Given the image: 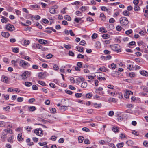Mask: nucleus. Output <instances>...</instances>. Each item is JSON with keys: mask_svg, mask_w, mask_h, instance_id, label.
I'll return each mask as SVG.
<instances>
[{"mask_svg": "<svg viewBox=\"0 0 148 148\" xmlns=\"http://www.w3.org/2000/svg\"><path fill=\"white\" fill-rule=\"evenodd\" d=\"M12 133V130L10 128H7L4 130L1 133V138L5 140V139L7 138V135L8 134H11Z\"/></svg>", "mask_w": 148, "mask_h": 148, "instance_id": "1", "label": "nucleus"}, {"mask_svg": "<svg viewBox=\"0 0 148 148\" xmlns=\"http://www.w3.org/2000/svg\"><path fill=\"white\" fill-rule=\"evenodd\" d=\"M120 24L122 26H125L129 23V21L126 17H122L120 19Z\"/></svg>", "mask_w": 148, "mask_h": 148, "instance_id": "2", "label": "nucleus"}, {"mask_svg": "<svg viewBox=\"0 0 148 148\" xmlns=\"http://www.w3.org/2000/svg\"><path fill=\"white\" fill-rule=\"evenodd\" d=\"M110 47L112 50L117 53L121 52L120 46L118 45L114 44L113 45H110Z\"/></svg>", "mask_w": 148, "mask_h": 148, "instance_id": "3", "label": "nucleus"}, {"mask_svg": "<svg viewBox=\"0 0 148 148\" xmlns=\"http://www.w3.org/2000/svg\"><path fill=\"white\" fill-rule=\"evenodd\" d=\"M34 133L37 135L41 136L43 135L42 131L40 128H37L34 130Z\"/></svg>", "mask_w": 148, "mask_h": 148, "instance_id": "4", "label": "nucleus"}, {"mask_svg": "<svg viewBox=\"0 0 148 148\" xmlns=\"http://www.w3.org/2000/svg\"><path fill=\"white\" fill-rule=\"evenodd\" d=\"M6 29L8 31L11 32L15 30V28L14 26L10 24H8L6 25Z\"/></svg>", "mask_w": 148, "mask_h": 148, "instance_id": "5", "label": "nucleus"}, {"mask_svg": "<svg viewBox=\"0 0 148 148\" xmlns=\"http://www.w3.org/2000/svg\"><path fill=\"white\" fill-rule=\"evenodd\" d=\"M30 74V73L28 71H24L21 75V76L22 77V79L24 80L25 79H26Z\"/></svg>", "mask_w": 148, "mask_h": 148, "instance_id": "6", "label": "nucleus"}, {"mask_svg": "<svg viewBox=\"0 0 148 148\" xmlns=\"http://www.w3.org/2000/svg\"><path fill=\"white\" fill-rule=\"evenodd\" d=\"M20 66L24 68H25L27 66H28V63L26 62L25 61L22 60L20 61Z\"/></svg>", "mask_w": 148, "mask_h": 148, "instance_id": "7", "label": "nucleus"}, {"mask_svg": "<svg viewBox=\"0 0 148 148\" xmlns=\"http://www.w3.org/2000/svg\"><path fill=\"white\" fill-rule=\"evenodd\" d=\"M41 47V45L39 44L34 43L32 46V48L33 49H40Z\"/></svg>", "mask_w": 148, "mask_h": 148, "instance_id": "8", "label": "nucleus"}, {"mask_svg": "<svg viewBox=\"0 0 148 148\" xmlns=\"http://www.w3.org/2000/svg\"><path fill=\"white\" fill-rule=\"evenodd\" d=\"M132 94L133 92H132L129 90H126L124 93V97L126 98H129L130 95Z\"/></svg>", "mask_w": 148, "mask_h": 148, "instance_id": "9", "label": "nucleus"}, {"mask_svg": "<svg viewBox=\"0 0 148 148\" xmlns=\"http://www.w3.org/2000/svg\"><path fill=\"white\" fill-rule=\"evenodd\" d=\"M1 34L3 37L5 38H8L10 36V34L8 32H2Z\"/></svg>", "mask_w": 148, "mask_h": 148, "instance_id": "10", "label": "nucleus"}, {"mask_svg": "<svg viewBox=\"0 0 148 148\" xmlns=\"http://www.w3.org/2000/svg\"><path fill=\"white\" fill-rule=\"evenodd\" d=\"M38 42L42 44H46L47 43V42L46 40L43 39H40L38 40Z\"/></svg>", "mask_w": 148, "mask_h": 148, "instance_id": "11", "label": "nucleus"}, {"mask_svg": "<svg viewBox=\"0 0 148 148\" xmlns=\"http://www.w3.org/2000/svg\"><path fill=\"white\" fill-rule=\"evenodd\" d=\"M140 73L142 75L145 76H148V73L145 71H142L140 72Z\"/></svg>", "mask_w": 148, "mask_h": 148, "instance_id": "12", "label": "nucleus"}, {"mask_svg": "<svg viewBox=\"0 0 148 148\" xmlns=\"http://www.w3.org/2000/svg\"><path fill=\"white\" fill-rule=\"evenodd\" d=\"M100 71L103 72H106L108 71V69L104 66H102L99 68Z\"/></svg>", "mask_w": 148, "mask_h": 148, "instance_id": "13", "label": "nucleus"}, {"mask_svg": "<svg viewBox=\"0 0 148 148\" xmlns=\"http://www.w3.org/2000/svg\"><path fill=\"white\" fill-rule=\"evenodd\" d=\"M76 48L77 50L78 51L81 53H82L83 52V49L84 48L82 47H78L77 46L76 47Z\"/></svg>", "mask_w": 148, "mask_h": 148, "instance_id": "14", "label": "nucleus"}, {"mask_svg": "<svg viewBox=\"0 0 148 148\" xmlns=\"http://www.w3.org/2000/svg\"><path fill=\"white\" fill-rule=\"evenodd\" d=\"M108 93L109 95H111V96L113 97H114L115 95H116L117 94V93L116 92H111L110 91V90L108 91Z\"/></svg>", "mask_w": 148, "mask_h": 148, "instance_id": "15", "label": "nucleus"}, {"mask_svg": "<svg viewBox=\"0 0 148 148\" xmlns=\"http://www.w3.org/2000/svg\"><path fill=\"white\" fill-rule=\"evenodd\" d=\"M1 81L5 83H7L8 82V78L6 76H3Z\"/></svg>", "mask_w": 148, "mask_h": 148, "instance_id": "16", "label": "nucleus"}, {"mask_svg": "<svg viewBox=\"0 0 148 148\" xmlns=\"http://www.w3.org/2000/svg\"><path fill=\"white\" fill-rule=\"evenodd\" d=\"M1 18L2 19H1V21L2 23H6L8 22V20L6 18L2 16H1Z\"/></svg>", "mask_w": 148, "mask_h": 148, "instance_id": "17", "label": "nucleus"}, {"mask_svg": "<svg viewBox=\"0 0 148 148\" xmlns=\"http://www.w3.org/2000/svg\"><path fill=\"white\" fill-rule=\"evenodd\" d=\"M87 86V83L86 82H82L81 85V87L83 88H85Z\"/></svg>", "mask_w": 148, "mask_h": 148, "instance_id": "18", "label": "nucleus"}, {"mask_svg": "<svg viewBox=\"0 0 148 148\" xmlns=\"http://www.w3.org/2000/svg\"><path fill=\"white\" fill-rule=\"evenodd\" d=\"M14 138V136H11L10 137H9L8 138V141L10 142L11 143H13V139Z\"/></svg>", "mask_w": 148, "mask_h": 148, "instance_id": "19", "label": "nucleus"}, {"mask_svg": "<svg viewBox=\"0 0 148 148\" xmlns=\"http://www.w3.org/2000/svg\"><path fill=\"white\" fill-rule=\"evenodd\" d=\"M110 65H108V67L109 68H110ZM110 66L111 68L112 69H114L116 67L117 65H116L114 64V63H113L111 64Z\"/></svg>", "mask_w": 148, "mask_h": 148, "instance_id": "20", "label": "nucleus"}, {"mask_svg": "<svg viewBox=\"0 0 148 148\" xmlns=\"http://www.w3.org/2000/svg\"><path fill=\"white\" fill-rule=\"evenodd\" d=\"M93 105L95 108H100L101 107V103L97 104L96 103H93Z\"/></svg>", "mask_w": 148, "mask_h": 148, "instance_id": "21", "label": "nucleus"}, {"mask_svg": "<svg viewBox=\"0 0 148 148\" xmlns=\"http://www.w3.org/2000/svg\"><path fill=\"white\" fill-rule=\"evenodd\" d=\"M49 11L52 14H54L56 13V10L55 8H50L49 9Z\"/></svg>", "mask_w": 148, "mask_h": 148, "instance_id": "22", "label": "nucleus"}, {"mask_svg": "<svg viewBox=\"0 0 148 148\" xmlns=\"http://www.w3.org/2000/svg\"><path fill=\"white\" fill-rule=\"evenodd\" d=\"M84 139V138L82 136H79L78 138L79 142V143H82L83 142V140Z\"/></svg>", "mask_w": 148, "mask_h": 148, "instance_id": "23", "label": "nucleus"}, {"mask_svg": "<svg viewBox=\"0 0 148 148\" xmlns=\"http://www.w3.org/2000/svg\"><path fill=\"white\" fill-rule=\"evenodd\" d=\"M6 125V123L3 121H0V127H3Z\"/></svg>", "mask_w": 148, "mask_h": 148, "instance_id": "24", "label": "nucleus"}, {"mask_svg": "<svg viewBox=\"0 0 148 148\" xmlns=\"http://www.w3.org/2000/svg\"><path fill=\"white\" fill-rule=\"evenodd\" d=\"M129 76L131 78H133L135 77L136 75L135 73L133 72L130 73L129 74Z\"/></svg>", "mask_w": 148, "mask_h": 148, "instance_id": "25", "label": "nucleus"}, {"mask_svg": "<svg viewBox=\"0 0 148 148\" xmlns=\"http://www.w3.org/2000/svg\"><path fill=\"white\" fill-rule=\"evenodd\" d=\"M100 75H99V76H101V77H99L97 76V77H98V79L99 80H101V79L103 80H105V78L102 77H101V76H102V75L103 74L101 73H100Z\"/></svg>", "mask_w": 148, "mask_h": 148, "instance_id": "26", "label": "nucleus"}, {"mask_svg": "<svg viewBox=\"0 0 148 148\" xmlns=\"http://www.w3.org/2000/svg\"><path fill=\"white\" fill-rule=\"evenodd\" d=\"M134 10L136 11H138L140 10V8L137 5H135L134 7Z\"/></svg>", "mask_w": 148, "mask_h": 148, "instance_id": "27", "label": "nucleus"}, {"mask_svg": "<svg viewBox=\"0 0 148 148\" xmlns=\"http://www.w3.org/2000/svg\"><path fill=\"white\" fill-rule=\"evenodd\" d=\"M100 16L101 17V20L102 21H104L105 18V16L103 13H101L100 14Z\"/></svg>", "mask_w": 148, "mask_h": 148, "instance_id": "28", "label": "nucleus"}, {"mask_svg": "<svg viewBox=\"0 0 148 148\" xmlns=\"http://www.w3.org/2000/svg\"><path fill=\"white\" fill-rule=\"evenodd\" d=\"M124 143L123 142L121 143L117 144L116 146L118 148H121L123 146Z\"/></svg>", "mask_w": 148, "mask_h": 148, "instance_id": "29", "label": "nucleus"}, {"mask_svg": "<svg viewBox=\"0 0 148 148\" xmlns=\"http://www.w3.org/2000/svg\"><path fill=\"white\" fill-rule=\"evenodd\" d=\"M130 14V12L127 10L124 11L123 12V14L125 16H128Z\"/></svg>", "mask_w": 148, "mask_h": 148, "instance_id": "30", "label": "nucleus"}, {"mask_svg": "<svg viewBox=\"0 0 148 148\" xmlns=\"http://www.w3.org/2000/svg\"><path fill=\"white\" fill-rule=\"evenodd\" d=\"M67 106H61L60 107V109L63 111H64L67 109Z\"/></svg>", "mask_w": 148, "mask_h": 148, "instance_id": "31", "label": "nucleus"}, {"mask_svg": "<svg viewBox=\"0 0 148 148\" xmlns=\"http://www.w3.org/2000/svg\"><path fill=\"white\" fill-rule=\"evenodd\" d=\"M99 31L102 33H105L107 32L104 28H100L99 29Z\"/></svg>", "mask_w": 148, "mask_h": 148, "instance_id": "32", "label": "nucleus"}, {"mask_svg": "<svg viewBox=\"0 0 148 148\" xmlns=\"http://www.w3.org/2000/svg\"><path fill=\"white\" fill-rule=\"evenodd\" d=\"M126 143L129 146H130L131 145H132L133 144V142L131 140H129L127 141Z\"/></svg>", "mask_w": 148, "mask_h": 148, "instance_id": "33", "label": "nucleus"}, {"mask_svg": "<svg viewBox=\"0 0 148 148\" xmlns=\"http://www.w3.org/2000/svg\"><path fill=\"white\" fill-rule=\"evenodd\" d=\"M116 29L117 31H120L123 28L120 26L117 25L116 27Z\"/></svg>", "mask_w": 148, "mask_h": 148, "instance_id": "34", "label": "nucleus"}, {"mask_svg": "<svg viewBox=\"0 0 148 148\" xmlns=\"http://www.w3.org/2000/svg\"><path fill=\"white\" fill-rule=\"evenodd\" d=\"M109 101L111 102L116 103L117 101V100L115 98H111L109 99Z\"/></svg>", "mask_w": 148, "mask_h": 148, "instance_id": "35", "label": "nucleus"}, {"mask_svg": "<svg viewBox=\"0 0 148 148\" xmlns=\"http://www.w3.org/2000/svg\"><path fill=\"white\" fill-rule=\"evenodd\" d=\"M36 110V108L34 106H30L29 107V110L31 111H34Z\"/></svg>", "mask_w": 148, "mask_h": 148, "instance_id": "36", "label": "nucleus"}, {"mask_svg": "<svg viewBox=\"0 0 148 148\" xmlns=\"http://www.w3.org/2000/svg\"><path fill=\"white\" fill-rule=\"evenodd\" d=\"M23 43L25 45H27L30 43V42L29 40H25L24 41Z\"/></svg>", "mask_w": 148, "mask_h": 148, "instance_id": "37", "label": "nucleus"}, {"mask_svg": "<svg viewBox=\"0 0 148 148\" xmlns=\"http://www.w3.org/2000/svg\"><path fill=\"white\" fill-rule=\"evenodd\" d=\"M25 85L26 86L30 87L32 85V84L31 82H26L25 83Z\"/></svg>", "mask_w": 148, "mask_h": 148, "instance_id": "38", "label": "nucleus"}, {"mask_svg": "<svg viewBox=\"0 0 148 148\" xmlns=\"http://www.w3.org/2000/svg\"><path fill=\"white\" fill-rule=\"evenodd\" d=\"M84 55H82L80 53H79L77 55V58L83 59L84 58Z\"/></svg>", "mask_w": 148, "mask_h": 148, "instance_id": "39", "label": "nucleus"}, {"mask_svg": "<svg viewBox=\"0 0 148 148\" xmlns=\"http://www.w3.org/2000/svg\"><path fill=\"white\" fill-rule=\"evenodd\" d=\"M98 35L95 33H94L92 36V38L93 39H96Z\"/></svg>", "mask_w": 148, "mask_h": 148, "instance_id": "40", "label": "nucleus"}, {"mask_svg": "<svg viewBox=\"0 0 148 148\" xmlns=\"http://www.w3.org/2000/svg\"><path fill=\"white\" fill-rule=\"evenodd\" d=\"M112 130L114 132H117L118 131V130L117 127L114 126L112 127Z\"/></svg>", "mask_w": 148, "mask_h": 148, "instance_id": "41", "label": "nucleus"}, {"mask_svg": "<svg viewBox=\"0 0 148 148\" xmlns=\"http://www.w3.org/2000/svg\"><path fill=\"white\" fill-rule=\"evenodd\" d=\"M12 50L14 52L17 53L18 52L19 49L17 48H12Z\"/></svg>", "mask_w": 148, "mask_h": 148, "instance_id": "42", "label": "nucleus"}, {"mask_svg": "<svg viewBox=\"0 0 148 148\" xmlns=\"http://www.w3.org/2000/svg\"><path fill=\"white\" fill-rule=\"evenodd\" d=\"M38 83L42 85V86H46L45 83L43 81H39L38 82Z\"/></svg>", "mask_w": 148, "mask_h": 148, "instance_id": "43", "label": "nucleus"}, {"mask_svg": "<svg viewBox=\"0 0 148 148\" xmlns=\"http://www.w3.org/2000/svg\"><path fill=\"white\" fill-rule=\"evenodd\" d=\"M23 100V98L21 97H19L17 98V101L18 102H21Z\"/></svg>", "mask_w": 148, "mask_h": 148, "instance_id": "44", "label": "nucleus"}, {"mask_svg": "<svg viewBox=\"0 0 148 148\" xmlns=\"http://www.w3.org/2000/svg\"><path fill=\"white\" fill-rule=\"evenodd\" d=\"M64 18L68 21H70L71 20V17L68 15L65 16H64Z\"/></svg>", "mask_w": 148, "mask_h": 148, "instance_id": "45", "label": "nucleus"}, {"mask_svg": "<svg viewBox=\"0 0 148 148\" xmlns=\"http://www.w3.org/2000/svg\"><path fill=\"white\" fill-rule=\"evenodd\" d=\"M112 75L114 77H116L117 75V73L116 71H114L112 73Z\"/></svg>", "mask_w": 148, "mask_h": 148, "instance_id": "46", "label": "nucleus"}, {"mask_svg": "<svg viewBox=\"0 0 148 148\" xmlns=\"http://www.w3.org/2000/svg\"><path fill=\"white\" fill-rule=\"evenodd\" d=\"M114 112L112 111H111L109 112L108 115L109 116H112L114 115Z\"/></svg>", "mask_w": 148, "mask_h": 148, "instance_id": "47", "label": "nucleus"}, {"mask_svg": "<svg viewBox=\"0 0 148 148\" xmlns=\"http://www.w3.org/2000/svg\"><path fill=\"white\" fill-rule=\"evenodd\" d=\"M65 92L66 93L68 94H69V95H71L73 93V92L72 91H70L69 90H65Z\"/></svg>", "mask_w": 148, "mask_h": 148, "instance_id": "48", "label": "nucleus"}, {"mask_svg": "<svg viewBox=\"0 0 148 148\" xmlns=\"http://www.w3.org/2000/svg\"><path fill=\"white\" fill-rule=\"evenodd\" d=\"M132 32V29L128 30L125 32V34L127 35H129L131 34Z\"/></svg>", "mask_w": 148, "mask_h": 148, "instance_id": "49", "label": "nucleus"}, {"mask_svg": "<svg viewBox=\"0 0 148 148\" xmlns=\"http://www.w3.org/2000/svg\"><path fill=\"white\" fill-rule=\"evenodd\" d=\"M133 66V65H129L127 67V69L130 71L132 70L134 68Z\"/></svg>", "mask_w": 148, "mask_h": 148, "instance_id": "50", "label": "nucleus"}, {"mask_svg": "<svg viewBox=\"0 0 148 148\" xmlns=\"http://www.w3.org/2000/svg\"><path fill=\"white\" fill-rule=\"evenodd\" d=\"M96 46L98 48H99L101 46V44L99 42L97 41L96 42Z\"/></svg>", "mask_w": 148, "mask_h": 148, "instance_id": "51", "label": "nucleus"}, {"mask_svg": "<svg viewBox=\"0 0 148 148\" xmlns=\"http://www.w3.org/2000/svg\"><path fill=\"white\" fill-rule=\"evenodd\" d=\"M18 139L19 141H21L22 140V138L21 137V135L20 134L18 135Z\"/></svg>", "mask_w": 148, "mask_h": 148, "instance_id": "52", "label": "nucleus"}, {"mask_svg": "<svg viewBox=\"0 0 148 148\" xmlns=\"http://www.w3.org/2000/svg\"><path fill=\"white\" fill-rule=\"evenodd\" d=\"M143 145H144L146 147H148V142L145 141H144L143 143Z\"/></svg>", "mask_w": 148, "mask_h": 148, "instance_id": "53", "label": "nucleus"}, {"mask_svg": "<svg viewBox=\"0 0 148 148\" xmlns=\"http://www.w3.org/2000/svg\"><path fill=\"white\" fill-rule=\"evenodd\" d=\"M84 142L85 144H90V141L88 139H86L84 141Z\"/></svg>", "mask_w": 148, "mask_h": 148, "instance_id": "54", "label": "nucleus"}, {"mask_svg": "<svg viewBox=\"0 0 148 148\" xmlns=\"http://www.w3.org/2000/svg\"><path fill=\"white\" fill-rule=\"evenodd\" d=\"M53 69L54 70H57L59 69V68L57 65L55 64L53 66Z\"/></svg>", "mask_w": 148, "mask_h": 148, "instance_id": "55", "label": "nucleus"}, {"mask_svg": "<svg viewBox=\"0 0 148 148\" xmlns=\"http://www.w3.org/2000/svg\"><path fill=\"white\" fill-rule=\"evenodd\" d=\"M108 145L113 148H116L114 144L108 143Z\"/></svg>", "mask_w": 148, "mask_h": 148, "instance_id": "56", "label": "nucleus"}, {"mask_svg": "<svg viewBox=\"0 0 148 148\" xmlns=\"http://www.w3.org/2000/svg\"><path fill=\"white\" fill-rule=\"evenodd\" d=\"M47 144V142H44L43 143L39 142L38 143L39 145L41 146H42L46 145Z\"/></svg>", "mask_w": 148, "mask_h": 148, "instance_id": "57", "label": "nucleus"}, {"mask_svg": "<svg viewBox=\"0 0 148 148\" xmlns=\"http://www.w3.org/2000/svg\"><path fill=\"white\" fill-rule=\"evenodd\" d=\"M35 101V99L34 98L30 99L29 100V102L30 103H32L34 102Z\"/></svg>", "mask_w": 148, "mask_h": 148, "instance_id": "58", "label": "nucleus"}, {"mask_svg": "<svg viewBox=\"0 0 148 148\" xmlns=\"http://www.w3.org/2000/svg\"><path fill=\"white\" fill-rule=\"evenodd\" d=\"M82 130L84 131H85L86 132H89L90 131L89 129L86 127H84L82 128Z\"/></svg>", "mask_w": 148, "mask_h": 148, "instance_id": "59", "label": "nucleus"}, {"mask_svg": "<svg viewBox=\"0 0 148 148\" xmlns=\"http://www.w3.org/2000/svg\"><path fill=\"white\" fill-rule=\"evenodd\" d=\"M82 96V94L77 93L75 94V96L77 98H79Z\"/></svg>", "mask_w": 148, "mask_h": 148, "instance_id": "60", "label": "nucleus"}, {"mask_svg": "<svg viewBox=\"0 0 148 148\" xmlns=\"http://www.w3.org/2000/svg\"><path fill=\"white\" fill-rule=\"evenodd\" d=\"M102 36L103 38L105 39H106L108 38V35L106 34H103Z\"/></svg>", "mask_w": 148, "mask_h": 148, "instance_id": "61", "label": "nucleus"}, {"mask_svg": "<svg viewBox=\"0 0 148 148\" xmlns=\"http://www.w3.org/2000/svg\"><path fill=\"white\" fill-rule=\"evenodd\" d=\"M85 44H86V42L84 40H82L79 43V44L80 45H83V46L85 45Z\"/></svg>", "mask_w": 148, "mask_h": 148, "instance_id": "62", "label": "nucleus"}, {"mask_svg": "<svg viewBox=\"0 0 148 148\" xmlns=\"http://www.w3.org/2000/svg\"><path fill=\"white\" fill-rule=\"evenodd\" d=\"M53 55L51 54H49L46 56L47 59H50L52 57Z\"/></svg>", "mask_w": 148, "mask_h": 148, "instance_id": "63", "label": "nucleus"}, {"mask_svg": "<svg viewBox=\"0 0 148 148\" xmlns=\"http://www.w3.org/2000/svg\"><path fill=\"white\" fill-rule=\"evenodd\" d=\"M49 85L52 88H54L56 87V86H55V84L53 83H50L49 84Z\"/></svg>", "mask_w": 148, "mask_h": 148, "instance_id": "64", "label": "nucleus"}]
</instances>
